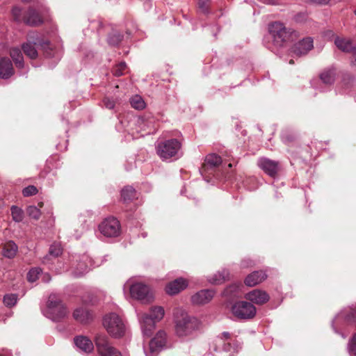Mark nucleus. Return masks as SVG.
I'll use <instances>...</instances> for the list:
<instances>
[{"mask_svg": "<svg viewBox=\"0 0 356 356\" xmlns=\"http://www.w3.org/2000/svg\"><path fill=\"white\" fill-rule=\"evenodd\" d=\"M36 46L41 47V48L46 51L47 56H52L51 54L47 51H52L51 45L49 42H42L37 33L32 32L29 33L28 40L22 44V48L27 57L31 59H35L38 56Z\"/></svg>", "mask_w": 356, "mask_h": 356, "instance_id": "nucleus-5", "label": "nucleus"}, {"mask_svg": "<svg viewBox=\"0 0 356 356\" xmlns=\"http://www.w3.org/2000/svg\"><path fill=\"white\" fill-rule=\"evenodd\" d=\"M352 54L353 58L351 60V65L356 66V44H354L352 51L350 52Z\"/></svg>", "mask_w": 356, "mask_h": 356, "instance_id": "nucleus-45", "label": "nucleus"}, {"mask_svg": "<svg viewBox=\"0 0 356 356\" xmlns=\"http://www.w3.org/2000/svg\"><path fill=\"white\" fill-rule=\"evenodd\" d=\"M313 47V39L312 38H306L295 44L293 53L297 56L305 55Z\"/></svg>", "mask_w": 356, "mask_h": 356, "instance_id": "nucleus-19", "label": "nucleus"}, {"mask_svg": "<svg viewBox=\"0 0 356 356\" xmlns=\"http://www.w3.org/2000/svg\"><path fill=\"white\" fill-rule=\"evenodd\" d=\"M76 346L81 351L89 353L92 351L94 346L90 339L84 336H78L74 338Z\"/></svg>", "mask_w": 356, "mask_h": 356, "instance_id": "nucleus-23", "label": "nucleus"}, {"mask_svg": "<svg viewBox=\"0 0 356 356\" xmlns=\"http://www.w3.org/2000/svg\"><path fill=\"white\" fill-rule=\"evenodd\" d=\"M121 196L124 202H128L136 197V192L133 187L126 186L122 190Z\"/></svg>", "mask_w": 356, "mask_h": 356, "instance_id": "nucleus-30", "label": "nucleus"}, {"mask_svg": "<svg viewBox=\"0 0 356 356\" xmlns=\"http://www.w3.org/2000/svg\"><path fill=\"white\" fill-rule=\"evenodd\" d=\"M124 287L129 289L131 296L138 300L147 302L152 298L149 286L133 279L129 280Z\"/></svg>", "mask_w": 356, "mask_h": 356, "instance_id": "nucleus-7", "label": "nucleus"}, {"mask_svg": "<svg viewBox=\"0 0 356 356\" xmlns=\"http://www.w3.org/2000/svg\"><path fill=\"white\" fill-rule=\"evenodd\" d=\"M345 318L347 321L349 322H355L356 321V310L353 309H349L348 313H344L343 312L340 313L336 318L332 322L333 329L335 330V332H337L335 327V323L340 318Z\"/></svg>", "mask_w": 356, "mask_h": 356, "instance_id": "nucleus-29", "label": "nucleus"}, {"mask_svg": "<svg viewBox=\"0 0 356 356\" xmlns=\"http://www.w3.org/2000/svg\"><path fill=\"white\" fill-rule=\"evenodd\" d=\"M312 3H316V4H327L331 0H309Z\"/></svg>", "mask_w": 356, "mask_h": 356, "instance_id": "nucleus-48", "label": "nucleus"}, {"mask_svg": "<svg viewBox=\"0 0 356 356\" xmlns=\"http://www.w3.org/2000/svg\"><path fill=\"white\" fill-rule=\"evenodd\" d=\"M38 193V189L34 186H29L23 189L22 193L25 197L31 196L35 195Z\"/></svg>", "mask_w": 356, "mask_h": 356, "instance_id": "nucleus-42", "label": "nucleus"}, {"mask_svg": "<svg viewBox=\"0 0 356 356\" xmlns=\"http://www.w3.org/2000/svg\"><path fill=\"white\" fill-rule=\"evenodd\" d=\"M355 15H356V10L354 11Z\"/></svg>", "mask_w": 356, "mask_h": 356, "instance_id": "nucleus-55", "label": "nucleus"}, {"mask_svg": "<svg viewBox=\"0 0 356 356\" xmlns=\"http://www.w3.org/2000/svg\"><path fill=\"white\" fill-rule=\"evenodd\" d=\"M102 324L112 337L120 338L125 334V322L122 317L115 312L106 314L103 318Z\"/></svg>", "mask_w": 356, "mask_h": 356, "instance_id": "nucleus-4", "label": "nucleus"}, {"mask_svg": "<svg viewBox=\"0 0 356 356\" xmlns=\"http://www.w3.org/2000/svg\"><path fill=\"white\" fill-rule=\"evenodd\" d=\"M228 166H229V168H232V163H229Z\"/></svg>", "mask_w": 356, "mask_h": 356, "instance_id": "nucleus-54", "label": "nucleus"}, {"mask_svg": "<svg viewBox=\"0 0 356 356\" xmlns=\"http://www.w3.org/2000/svg\"><path fill=\"white\" fill-rule=\"evenodd\" d=\"M336 76V70L334 68H328L323 70L320 74V79L322 82L327 85H331L334 83Z\"/></svg>", "mask_w": 356, "mask_h": 356, "instance_id": "nucleus-27", "label": "nucleus"}, {"mask_svg": "<svg viewBox=\"0 0 356 356\" xmlns=\"http://www.w3.org/2000/svg\"><path fill=\"white\" fill-rule=\"evenodd\" d=\"M95 342L100 356H122L121 353L110 343L108 337L106 334H97Z\"/></svg>", "mask_w": 356, "mask_h": 356, "instance_id": "nucleus-10", "label": "nucleus"}, {"mask_svg": "<svg viewBox=\"0 0 356 356\" xmlns=\"http://www.w3.org/2000/svg\"><path fill=\"white\" fill-rule=\"evenodd\" d=\"M10 55L15 62L16 67L22 68L24 67V59L21 50L17 47H13L10 50Z\"/></svg>", "mask_w": 356, "mask_h": 356, "instance_id": "nucleus-28", "label": "nucleus"}, {"mask_svg": "<svg viewBox=\"0 0 356 356\" xmlns=\"http://www.w3.org/2000/svg\"><path fill=\"white\" fill-rule=\"evenodd\" d=\"M95 265L92 259L88 255L83 256L81 260L78 263L74 270V274L76 277L82 276L88 273L92 267Z\"/></svg>", "mask_w": 356, "mask_h": 356, "instance_id": "nucleus-17", "label": "nucleus"}, {"mask_svg": "<svg viewBox=\"0 0 356 356\" xmlns=\"http://www.w3.org/2000/svg\"><path fill=\"white\" fill-rule=\"evenodd\" d=\"M166 343V333L163 330L159 331L155 337L149 342L147 347H144L146 356H156Z\"/></svg>", "mask_w": 356, "mask_h": 356, "instance_id": "nucleus-12", "label": "nucleus"}, {"mask_svg": "<svg viewBox=\"0 0 356 356\" xmlns=\"http://www.w3.org/2000/svg\"><path fill=\"white\" fill-rule=\"evenodd\" d=\"M252 264L253 262L250 259H244L241 261V266L243 268H247L250 266H252Z\"/></svg>", "mask_w": 356, "mask_h": 356, "instance_id": "nucleus-47", "label": "nucleus"}, {"mask_svg": "<svg viewBox=\"0 0 356 356\" xmlns=\"http://www.w3.org/2000/svg\"><path fill=\"white\" fill-rule=\"evenodd\" d=\"M305 18V15L304 14H299L296 16V21L297 22H302Z\"/></svg>", "mask_w": 356, "mask_h": 356, "instance_id": "nucleus-50", "label": "nucleus"}, {"mask_svg": "<svg viewBox=\"0 0 356 356\" xmlns=\"http://www.w3.org/2000/svg\"><path fill=\"white\" fill-rule=\"evenodd\" d=\"M268 3L274 4L275 0H266Z\"/></svg>", "mask_w": 356, "mask_h": 356, "instance_id": "nucleus-52", "label": "nucleus"}, {"mask_svg": "<svg viewBox=\"0 0 356 356\" xmlns=\"http://www.w3.org/2000/svg\"><path fill=\"white\" fill-rule=\"evenodd\" d=\"M348 349L351 356H356V333L350 340Z\"/></svg>", "mask_w": 356, "mask_h": 356, "instance_id": "nucleus-41", "label": "nucleus"}, {"mask_svg": "<svg viewBox=\"0 0 356 356\" xmlns=\"http://www.w3.org/2000/svg\"><path fill=\"white\" fill-rule=\"evenodd\" d=\"M12 15L15 20L23 21L28 25L36 26L42 23V19L38 13L33 9H29L25 16L22 17V10L17 7L13 8Z\"/></svg>", "mask_w": 356, "mask_h": 356, "instance_id": "nucleus-13", "label": "nucleus"}, {"mask_svg": "<svg viewBox=\"0 0 356 356\" xmlns=\"http://www.w3.org/2000/svg\"><path fill=\"white\" fill-rule=\"evenodd\" d=\"M268 30L277 47L282 46L285 42L293 37L291 29H286L283 24L278 22L270 24Z\"/></svg>", "mask_w": 356, "mask_h": 356, "instance_id": "nucleus-8", "label": "nucleus"}, {"mask_svg": "<svg viewBox=\"0 0 356 356\" xmlns=\"http://www.w3.org/2000/svg\"><path fill=\"white\" fill-rule=\"evenodd\" d=\"M233 315L242 320L252 318L256 315V307L250 302L246 301H238L232 307Z\"/></svg>", "mask_w": 356, "mask_h": 356, "instance_id": "nucleus-11", "label": "nucleus"}, {"mask_svg": "<svg viewBox=\"0 0 356 356\" xmlns=\"http://www.w3.org/2000/svg\"><path fill=\"white\" fill-rule=\"evenodd\" d=\"M27 213L30 217L35 220H38L41 215L40 209L35 206H29L27 208Z\"/></svg>", "mask_w": 356, "mask_h": 356, "instance_id": "nucleus-39", "label": "nucleus"}, {"mask_svg": "<svg viewBox=\"0 0 356 356\" xmlns=\"http://www.w3.org/2000/svg\"><path fill=\"white\" fill-rule=\"evenodd\" d=\"M229 278V272L223 269L221 271H218L217 273L214 274L213 276L208 278V282L213 285H219L224 283L226 280H228Z\"/></svg>", "mask_w": 356, "mask_h": 356, "instance_id": "nucleus-26", "label": "nucleus"}, {"mask_svg": "<svg viewBox=\"0 0 356 356\" xmlns=\"http://www.w3.org/2000/svg\"><path fill=\"white\" fill-rule=\"evenodd\" d=\"M289 63H290V64H293V60H291L289 61Z\"/></svg>", "mask_w": 356, "mask_h": 356, "instance_id": "nucleus-53", "label": "nucleus"}, {"mask_svg": "<svg viewBox=\"0 0 356 356\" xmlns=\"http://www.w3.org/2000/svg\"><path fill=\"white\" fill-rule=\"evenodd\" d=\"M209 0H199L198 6L199 8L204 13L207 12L209 7Z\"/></svg>", "mask_w": 356, "mask_h": 356, "instance_id": "nucleus-43", "label": "nucleus"}, {"mask_svg": "<svg viewBox=\"0 0 356 356\" xmlns=\"http://www.w3.org/2000/svg\"><path fill=\"white\" fill-rule=\"evenodd\" d=\"M40 272L41 270L39 268H34L30 270L27 275V279L29 282H35L38 278V275H40Z\"/></svg>", "mask_w": 356, "mask_h": 356, "instance_id": "nucleus-38", "label": "nucleus"}, {"mask_svg": "<svg viewBox=\"0 0 356 356\" xmlns=\"http://www.w3.org/2000/svg\"><path fill=\"white\" fill-rule=\"evenodd\" d=\"M221 162V158L216 154H209L205 158V164L211 167L218 166Z\"/></svg>", "mask_w": 356, "mask_h": 356, "instance_id": "nucleus-33", "label": "nucleus"}, {"mask_svg": "<svg viewBox=\"0 0 356 356\" xmlns=\"http://www.w3.org/2000/svg\"><path fill=\"white\" fill-rule=\"evenodd\" d=\"M165 315L164 308L161 306H153L149 313L138 314L141 330L145 336L149 337L155 330L156 323L161 321Z\"/></svg>", "mask_w": 356, "mask_h": 356, "instance_id": "nucleus-2", "label": "nucleus"}, {"mask_svg": "<svg viewBox=\"0 0 356 356\" xmlns=\"http://www.w3.org/2000/svg\"><path fill=\"white\" fill-rule=\"evenodd\" d=\"M136 122L138 126L141 127L143 130L145 131L146 123L144 118H138Z\"/></svg>", "mask_w": 356, "mask_h": 356, "instance_id": "nucleus-46", "label": "nucleus"}, {"mask_svg": "<svg viewBox=\"0 0 356 356\" xmlns=\"http://www.w3.org/2000/svg\"><path fill=\"white\" fill-rule=\"evenodd\" d=\"M73 317L76 321L82 324H86L92 320L93 316L87 309L79 307L74 311Z\"/></svg>", "mask_w": 356, "mask_h": 356, "instance_id": "nucleus-21", "label": "nucleus"}, {"mask_svg": "<svg viewBox=\"0 0 356 356\" xmlns=\"http://www.w3.org/2000/svg\"><path fill=\"white\" fill-rule=\"evenodd\" d=\"M17 301V296L15 294H7L3 298V302L7 307L14 306Z\"/></svg>", "mask_w": 356, "mask_h": 356, "instance_id": "nucleus-37", "label": "nucleus"}, {"mask_svg": "<svg viewBox=\"0 0 356 356\" xmlns=\"http://www.w3.org/2000/svg\"><path fill=\"white\" fill-rule=\"evenodd\" d=\"M173 323L176 336L182 339H193L202 327V323L198 318L188 314L181 307L174 309Z\"/></svg>", "mask_w": 356, "mask_h": 356, "instance_id": "nucleus-1", "label": "nucleus"}, {"mask_svg": "<svg viewBox=\"0 0 356 356\" xmlns=\"http://www.w3.org/2000/svg\"><path fill=\"white\" fill-rule=\"evenodd\" d=\"M17 251V245L13 241H9L4 245L3 256L8 258H13L15 256Z\"/></svg>", "mask_w": 356, "mask_h": 356, "instance_id": "nucleus-31", "label": "nucleus"}, {"mask_svg": "<svg viewBox=\"0 0 356 356\" xmlns=\"http://www.w3.org/2000/svg\"><path fill=\"white\" fill-rule=\"evenodd\" d=\"M43 314L53 321H59L67 315L68 312L60 297L57 294L51 293L48 298Z\"/></svg>", "mask_w": 356, "mask_h": 356, "instance_id": "nucleus-3", "label": "nucleus"}, {"mask_svg": "<svg viewBox=\"0 0 356 356\" xmlns=\"http://www.w3.org/2000/svg\"><path fill=\"white\" fill-rule=\"evenodd\" d=\"M258 165L271 177H274L278 171V163L266 158L259 159Z\"/></svg>", "mask_w": 356, "mask_h": 356, "instance_id": "nucleus-18", "label": "nucleus"}, {"mask_svg": "<svg viewBox=\"0 0 356 356\" xmlns=\"http://www.w3.org/2000/svg\"><path fill=\"white\" fill-rule=\"evenodd\" d=\"M188 283L186 280L180 277L169 282L165 286V292L170 296L179 293L185 289Z\"/></svg>", "mask_w": 356, "mask_h": 356, "instance_id": "nucleus-16", "label": "nucleus"}, {"mask_svg": "<svg viewBox=\"0 0 356 356\" xmlns=\"http://www.w3.org/2000/svg\"><path fill=\"white\" fill-rule=\"evenodd\" d=\"M122 40V35L118 32H113L108 38V42L110 45H118Z\"/></svg>", "mask_w": 356, "mask_h": 356, "instance_id": "nucleus-36", "label": "nucleus"}, {"mask_svg": "<svg viewBox=\"0 0 356 356\" xmlns=\"http://www.w3.org/2000/svg\"><path fill=\"white\" fill-rule=\"evenodd\" d=\"M11 215L13 220L17 222H22L24 219V211L16 206L11 207Z\"/></svg>", "mask_w": 356, "mask_h": 356, "instance_id": "nucleus-35", "label": "nucleus"}, {"mask_svg": "<svg viewBox=\"0 0 356 356\" xmlns=\"http://www.w3.org/2000/svg\"><path fill=\"white\" fill-rule=\"evenodd\" d=\"M266 277V273L261 270L254 271L245 277L244 282L248 286H254L262 282Z\"/></svg>", "mask_w": 356, "mask_h": 356, "instance_id": "nucleus-22", "label": "nucleus"}, {"mask_svg": "<svg viewBox=\"0 0 356 356\" xmlns=\"http://www.w3.org/2000/svg\"><path fill=\"white\" fill-rule=\"evenodd\" d=\"M63 252V248L60 243L55 242L51 245L49 254L43 258L42 262L48 264L51 262V259H55L60 256Z\"/></svg>", "mask_w": 356, "mask_h": 356, "instance_id": "nucleus-25", "label": "nucleus"}, {"mask_svg": "<svg viewBox=\"0 0 356 356\" xmlns=\"http://www.w3.org/2000/svg\"><path fill=\"white\" fill-rule=\"evenodd\" d=\"M334 42L338 49L345 53H350L355 44L350 39L340 36H335Z\"/></svg>", "mask_w": 356, "mask_h": 356, "instance_id": "nucleus-24", "label": "nucleus"}, {"mask_svg": "<svg viewBox=\"0 0 356 356\" xmlns=\"http://www.w3.org/2000/svg\"><path fill=\"white\" fill-rule=\"evenodd\" d=\"M181 145L177 139H170L158 143L156 146V153L163 161L172 158H178Z\"/></svg>", "mask_w": 356, "mask_h": 356, "instance_id": "nucleus-6", "label": "nucleus"}, {"mask_svg": "<svg viewBox=\"0 0 356 356\" xmlns=\"http://www.w3.org/2000/svg\"><path fill=\"white\" fill-rule=\"evenodd\" d=\"M98 230L106 238H115L120 236L121 226L117 218L109 217L101 222L98 226Z\"/></svg>", "mask_w": 356, "mask_h": 356, "instance_id": "nucleus-9", "label": "nucleus"}, {"mask_svg": "<svg viewBox=\"0 0 356 356\" xmlns=\"http://www.w3.org/2000/svg\"><path fill=\"white\" fill-rule=\"evenodd\" d=\"M216 291L211 289H203L193 295L191 302L195 305H202L209 302L213 298Z\"/></svg>", "mask_w": 356, "mask_h": 356, "instance_id": "nucleus-14", "label": "nucleus"}, {"mask_svg": "<svg viewBox=\"0 0 356 356\" xmlns=\"http://www.w3.org/2000/svg\"><path fill=\"white\" fill-rule=\"evenodd\" d=\"M104 106L109 109H112L115 107V101L112 99H110L108 97H106L104 99Z\"/></svg>", "mask_w": 356, "mask_h": 356, "instance_id": "nucleus-44", "label": "nucleus"}, {"mask_svg": "<svg viewBox=\"0 0 356 356\" xmlns=\"http://www.w3.org/2000/svg\"><path fill=\"white\" fill-rule=\"evenodd\" d=\"M131 106L138 110H142L145 107V103L143 98L139 95H135L130 99Z\"/></svg>", "mask_w": 356, "mask_h": 356, "instance_id": "nucleus-34", "label": "nucleus"}, {"mask_svg": "<svg viewBox=\"0 0 356 356\" xmlns=\"http://www.w3.org/2000/svg\"><path fill=\"white\" fill-rule=\"evenodd\" d=\"M230 333L228 332H223L220 337L221 339H225V340H227V339H229L230 338Z\"/></svg>", "mask_w": 356, "mask_h": 356, "instance_id": "nucleus-49", "label": "nucleus"}, {"mask_svg": "<svg viewBox=\"0 0 356 356\" xmlns=\"http://www.w3.org/2000/svg\"><path fill=\"white\" fill-rule=\"evenodd\" d=\"M127 69V65L124 62H122L113 68V74L116 76H120L124 74Z\"/></svg>", "mask_w": 356, "mask_h": 356, "instance_id": "nucleus-40", "label": "nucleus"}, {"mask_svg": "<svg viewBox=\"0 0 356 356\" xmlns=\"http://www.w3.org/2000/svg\"><path fill=\"white\" fill-rule=\"evenodd\" d=\"M14 74V69L11 60L6 57H0V77L8 79Z\"/></svg>", "mask_w": 356, "mask_h": 356, "instance_id": "nucleus-20", "label": "nucleus"}, {"mask_svg": "<svg viewBox=\"0 0 356 356\" xmlns=\"http://www.w3.org/2000/svg\"><path fill=\"white\" fill-rule=\"evenodd\" d=\"M246 300L257 305H264L266 303L269 299V295L263 290L254 289L245 295Z\"/></svg>", "mask_w": 356, "mask_h": 356, "instance_id": "nucleus-15", "label": "nucleus"}, {"mask_svg": "<svg viewBox=\"0 0 356 356\" xmlns=\"http://www.w3.org/2000/svg\"><path fill=\"white\" fill-rule=\"evenodd\" d=\"M42 280L43 282H48L50 281L51 280V277H50V275L49 274H44L42 277Z\"/></svg>", "mask_w": 356, "mask_h": 356, "instance_id": "nucleus-51", "label": "nucleus"}, {"mask_svg": "<svg viewBox=\"0 0 356 356\" xmlns=\"http://www.w3.org/2000/svg\"><path fill=\"white\" fill-rule=\"evenodd\" d=\"M241 287H242L241 284H232L225 289L223 295L230 298L236 297L238 296Z\"/></svg>", "mask_w": 356, "mask_h": 356, "instance_id": "nucleus-32", "label": "nucleus"}]
</instances>
